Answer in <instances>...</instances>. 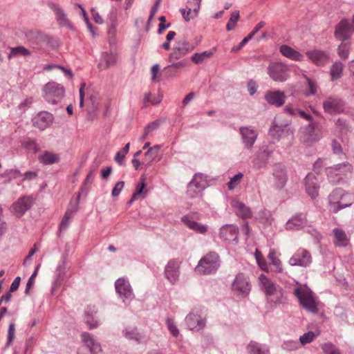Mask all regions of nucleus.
Wrapping results in <instances>:
<instances>
[{"label": "nucleus", "mask_w": 354, "mask_h": 354, "mask_svg": "<svg viewBox=\"0 0 354 354\" xmlns=\"http://www.w3.org/2000/svg\"><path fill=\"white\" fill-rule=\"evenodd\" d=\"M295 295L299 300L300 304L308 311L317 313V303L313 297L312 291L306 286H300L295 289Z\"/></svg>", "instance_id": "1"}, {"label": "nucleus", "mask_w": 354, "mask_h": 354, "mask_svg": "<svg viewBox=\"0 0 354 354\" xmlns=\"http://www.w3.org/2000/svg\"><path fill=\"white\" fill-rule=\"evenodd\" d=\"M219 266V257L217 253L210 252L202 258L195 268L201 274H210L216 271Z\"/></svg>", "instance_id": "2"}, {"label": "nucleus", "mask_w": 354, "mask_h": 354, "mask_svg": "<svg viewBox=\"0 0 354 354\" xmlns=\"http://www.w3.org/2000/svg\"><path fill=\"white\" fill-rule=\"evenodd\" d=\"M43 97L51 104H57L62 100L64 95V88L61 84L54 82L47 83L42 89Z\"/></svg>", "instance_id": "3"}, {"label": "nucleus", "mask_w": 354, "mask_h": 354, "mask_svg": "<svg viewBox=\"0 0 354 354\" xmlns=\"http://www.w3.org/2000/svg\"><path fill=\"white\" fill-rule=\"evenodd\" d=\"M207 186L206 176L202 174H197L187 186V195L192 198L201 197Z\"/></svg>", "instance_id": "4"}, {"label": "nucleus", "mask_w": 354, "mask_h": 354, "mask_svg": "<svg viewBox=\"0 0 354 354\" xmlns=\"http://www.w3.org/2000/svg\"><path fill=\"white\" fill-rule=\"evenodd\" d=\"M115 288L119 297L122 299L124 303L129 302L133 299L134 295L132 288L127 279L121 277L117 279L115 283Z\"/></svg>", "instance_id": "5"}, {"label": "nucleus", "mask_w": 354, "mask_h": 354, "mask_svg": "<svg viewBox=\"0 0 354 354\" xmlns=\"http://www.w3.org/2000/svg\"><path fill=\"white\" fill-rule=\"evenodd\" d=\"M324 111L329 114L342 113L344 111V102L337 96H329L323 102Z\"/></svg>", "instance_id": "6"}, {"label": "nucleus", "mask_w": 354, "mask_h": 354, "mask_svg": "<svg viewBox=\"0 0 354 354\" xmlns=\"http://www.w3.org/2000/svg\"><path fill=\"white\" fill-rule=\"evenodd\" d=\"M232 289L239 295H248L251 290L249 277L243 273L238 274L232 284Z\"/></svg>", "instance_id": "7"}, {"label": "nucleus", "mask_w": 354, "mask_h": 354, "mask_svg": "<svg viewBox=\"0 0 354 354\" xmlns=\"http://www.w3.org/2000/svg\"><path fill=\"white\" fill-rule=\"evenodd\" d=\"M33 205L32 196H23L19 198L10 207V212L16 217H21Z\"/></svg>", "instance_id": "8"}, {"label": "nucleus", "mask_w": 354, "mask_h": 354, "mask_svg": "<svg viewBox=\"0 0 354 354\" xmlns=\"http://www.w3.org/2000/svg\"><path fill=\"white\" fill-rule=\"evenodd\" d=\"M180 265L181 261L178 259H171L166 264L164 274L169 283L174 284L178 281Z\"/></svg>", "instance_id": "9"}, {"label": "nucleus", "mask_w": 354, "mask_h": 354, "mask_svg": "<svg viewBox=\"0 0 354 354\" xmlns=\"http://www.w3.org/2000/svg\"><path fill=\"white\" fill-rule=\"evenodd\" d=\"M288 69L281 63L272 64L268 67V74L275 82H283L288 77Z\"/></svg>", "instance_id": "10"}, {"label": "nucleus", "mask_w": 354, "mask_h": 354, "mask_svg": "<svg viewBox=\"0 0 354 354\" xmlns=\"http://www.w3.org/2000/svg\"><path fill=\"white\" fill-rule=\"evenodd\" d=\"M81 337L85 345L80 347L78 354H93V353L100 351V344L94 339L90 333L86 332L83 333Z\"/></svg>", "instance_id": "11"}, {"label": "nucleus", "mask_w": 354, "mask_h": 354, "mask_svg": "<svg viewBox=\"0 0 354 354\" xmlns=\"http://www.w3.org/2000/svg\"><path fill=\"white\" fill-rule=\"evenodd\" d=\"M194 47L187 40L185 39H180L176 43L171 53L169 55V61L171 62L177 60L192 51Z\"/></svg>", "instance_id": "12"}, {"label": "nucleus", "mask_w": 354, "mask_h": 354, "mask_svg": "<svg viewBox=\"0 0 354 354\" xmlns=\"http://www.w3.org/2000/svg\"><path fill=\"white\" fill-rule=\"evenodd\" d=\"M312 262V257L308 251L305 249H298L289 260V264L295 266L306 267Z\"/></svg>", "instance_id": "13"}, {"label": "nucleus", "mask_w": 354, "mask_h": 354, "mask_svg": "<svg viewBox=\"0 0 354 354\" xmlns=\"http://www.w3.org/2000/svg\"><path fill=\"white\" fill-rule=\"evenodd\" d=\"M270 135L279 140L283 136L293 135V131L288 127V123L281 124L279 118H275L269 132Z\"/></svg>", "instance_id": "14"}, {"label": "nucleus", "mask_w": 354, "mask_h": 354, "mask_svg": "<svg viewBox=\"0 0 354 354\" xmlns=\"http://www.w3.org/2000/svg\"><path fill=\"white\" fill-rule=\"evenodd\" d=\"M273 187L278 189H283L288 181V175L286 168L281 164L274 166L273 173Z\"/></svg>", "instance_id": "15"}, {"label": "nucleus", "mask_w": 354, "mask_h": 354, "mask_svg": "<svg viewBox=\"0 0 354 354\" xmlns=\"http://www.w3.org/2000/svg\"><path fill=\"white\" fill-rule=\"evenodd\" d=\"M322 136L321 130L318 128L317 123L311 122L306 129V133L302 140L306 145H310L318 141Z\"/></svg>", "instance_id": "16"}, {"label": "nucleus", "mask_w": 354, "mask_h": 354, "mask_svg": "<svg viewBox=\"0 0 354 354\" xmlns=\"http://www.w3.org/2000/svg\"><path fill=\"white\" fill-rule=\"evenodd\" d=\"M353 32V29L350 26L347 19H342L336 26L335 30V37L338 40L344 41L348 39Z\"/></svg>", "instance_id": "17"}, {"label": "nucleus", "mask_w": 354, "mask_h": 354, "mask_svg": "<svg viewBox=\"0 0 354 354\" xmlns=\"http://www.w3.org/2000/svg\"><path fill=\"white\" fill-rule=\"evenodd\" d=\"M304 184L307 194L313 198L319 194V184L317 178L313 174H308L304 178Z\"/></svg>", "instance_id": "18"}, {"label": "nucleus", "mask_w": 354, "mask_h": 354, "mask_svg": "<svg viewBox=\"0 0 354 354\" xmlns=\"http://www.w3.org/2000/svg\"><path fill=\"white\" fill-rule=\"evenodd\" d=\"M239 132L241 135L242 140L245 147L250 149L253 145L254 144L257 136L258 133L251 127H241L239 129Z\"/></svg>", "instance_id": "19"}, {"label": "nucleus", "mask_w": 354, "mask_h": 354, "mask_svg": "<svg viewBox=\"0 0 354 354\" xmlns=\"http://www.w3.org/2000/svg\"><path fill=\"white\" fill-rule=\"evenodd\" d=\"M259 286L266 295H274L277 290V285L267 276L261 274L258 277Z\"/></svg>", "instance_id": "20"}, {"label": "nucleus", "mask_w": 354, "mask_h": 354, "mask_svg": "<svg viewBox=\"0 0 354 354\" xmlns=\"http://www.w3.org/2000/svg\"><path fill=\"white\" fill-rule=\"evenodd\" d=\"M201 0H189L186 6V9L181 10L183 18L186 21H189L191 19L197 16L201 7Z\"/></svg>", "instance_id": "21"}, {"label": "nucleus", "mask_w": 354, "mask_h": 354, "mask_svg": "<svg viewBox=\"0 0 354 354\" xmlns=\"http://www.w3.org/2000/svg\"><path fill=\"white\" fill-rule=\"evenodd\" d=\"M48 6L54 12L56 20L59 26L71 27L69 19L67 18L64 11L59 4L53 2H49Z\"/></svg>", "instance_id": "22"}, {"label": "nucleus", "mask_w": 354, "mask_h": 354, "mask_svg": "<svg viewBox=\"0 0 354 354\" xmlns=\"http://www.w3.org/2000/svg\"><path fill=\"white\" fill-rule=\"evenodd\" d=\"M265 100L268 104L280 107L285 103L286 95L280 91H268L265 94Z\"/></svg>", "instance_id": "23"}, {"label": "nucleus", "mask_w": 354, "mask_h": 354, "mask_svg": "<svg viewBox=\"0 0 354 354\" xmlns=\"http://www.w3.org/2000/svg\"><path fill=\"white\" fill-rule=\"evenodd\" d=\"M53 121V115L46 111L40 112L34 118L33 124L40 130H44L48 127Z\"/></svg>", "instance_id": "24"}, {"label": "nucleus", "mask_w": 354, "mask_h": 354, "mask_svg": "<svg viewBox=\"0 0 354 354\" xmlns=\"http://www.w3.org/2000/svg\"><path fill=\"white\" fill-rule=\"evenodd\" d=\"M306 54L308 58L317 66H323L328 61V55L322 50H308Z\"/></svg>", "instance_id": "25"}, {"label": "nucleus", "mask_w": 354, "mask_h": 354, "mask_svg": "<svg viewBox=\"0 0 354 354\" xmlns=\"http://www.w3.org/2000/svg\"><path fill=\"white\" fill-rule=\"evenodd\" d=\"M345 192L342 189H336L328 196L329 208L333 213L339 211V203L345 195Z\"/></svg>", "instance_id": "26"}, {"label": "nucleus", "mask_w": 354, "mask_h": 354, "mask_svg": "<svg viewBox=\"0 0 354 354\" xmlns=\"http://www.w3.org/2000/svg\"><path fill=\"white\" fill-rule=\"evenodd\" d=\"M185 322L190 330H201L205 326V321L200 315L190 313L185 318Z\"/></svg>", "instance_id": "27"}, {"label": "nucleus", "mask_w": 354, "mask_h": 354, "mask_svg": "<svg viewBox=\"0 0 354 354\" xmlns=\"http://www.w3.org/2000/svg\"><path fill=\"white\" fill-rule=\"evenodd\" d=\"M220 236L225 241H236L238 236V228L233 225L223 226L220 230Z\"/></svg>", "instance_id": "28"}, {"label": "nucleus", "mask_w": 354, "mask_h": 354, "mask_svg": "<svg viewBox=\"0 0 354 354\" xmlns=\"http://www.w3.org/2000/svg\"><path fill=\"white\" fill-rule=\"evenodd\" d=\"M230 204L239 216L243 218H249L251 216L252 213L250 209L243 203L239 201L237 199H232Z\"/></svg>", "instance_id": "29"}, {"label": "nucleus", "mask_w": 354, "mask_h": 354, "mask_svg": "<svg viewBox=\"0 0 354 354\" xmlns=\"http://www.w3.org/2000/svg\"><path fill=\"white\" fill-rule=\"evenodd\" d=\"M279 50L283 56L292 60L301 62L304 59L301 53L288 45L281 46Z\"/></svg>", "instance_id": "30"}, {"label": "nucleus", "mask_w": 354, "mask_h": 354, "mask_svg": "<svg viewBox=\"0 0 354 354\" xmlns=\"http://www.w3.org/2000/svg\"><path fill=\"white\" fill-rule=\"evenodd\" d=\"M117 59V55L113 53H104L102 55L100 62L98 64V68L103 71L107 69L111 66L115 64Z\"/></svg>", "instance_id": "31"}, {"label": "nucleus", "mask_w": 354, "mask_h": 354, "mask_svg": "<svg viewBox=\"0 0 354 354\" xmlns=\"http://www.w3.org/2000/svg\"><path fill=\"white\" fill-rule=\"evenodd\" d=\"M334 235V244L337 247H346L349 243V239L345 232L341 228L333 230Z\"/></svg>", "instance_id": "32"}, {"label": "nucleus", "mask_w": 354, "mask_h": 354, "mask_svg": "<svg viewBox=\"0 0 354 354\" xmlns=\"http://www.w3.org/2000/svg\"><path fill=\"white\" fill-rule=\"evenodd\" d=\"M247 351L249 354H269L270 352L268 348L254 341L250 342Z\"/></svg>", "instance_id": "33"}, {"label": "nucleus", "mask_w": 354, "mask_h": 354, "mask_svg": "<svg viewBox=\"0 0 354 354\" xmlns=\"http://www.w3.org/2000/svg\"><path fill=\"white\" fill-rule=\"evenodd\" d=\"M270 156V153L264 150L262 153L256 155L252 160L253 167L259 169L264 167L267 163V159Z\"/></svg>", "instance_id": "34"}, {"label": "nucleus", "mask_w": 354, "mask_h": 354, "mask_svg": "<svg viewBox=\"0 0 354 354\" xmlns=\"http://www.w3.org/2000/svg\"><path fill=\"white\" fill-rule=\"evenodd\" d=\"M31 52L24 46H17L10 48V53L8 55V59H11L17 57H29Z\"/></svg>", "instance_id": "35"}, {"label": "nucleus", "mask_w": 354, "mask_h": 354, "mask_svg": "<svg viewBox=\"0 0 354 354\" xmlns=\"http://www.w3.org/2000/svg\"><path fill=\"white\" fill-rule=\"evenodd\" d=\"M182 221L183 223L187 226L191 230H193L197 232L203 234L207 232V227L201 224L198 223L194 221L190 220L187 216H184L182 218Z\"/></svg>", "instance_id": "36"}, {"label": "nucleus", "mask_w": 354, "mask_h": 354, "mask_svg": "<svg viewBox=\"0 0 354 354\" xmlns=\"http://www.w3.org/2000/svg\"><path fill=\"white\" fill-rule=\"evenodd\" d=\"M306 223L305 216L300 214L292 217L286 223V228L290 230H298Z\"/></svg>", "instance_id": "37"}, {"label": "nucleus", "mask_w": 354, "mask_h": 354, "mask_svg": "<svg viewBox=\"0 0 354 354\" xmlns=\"http://www.w3.org/2000/svg\"><path fill=\"white\" fill-rule=\"evenodd\" d=\"M214 52L215 49L209 51H203L201 53H196L192 56L191 59L194 63L200 64L205 62L209 58L212 57Z\"/></svg>", "instance_id": "38"}, {"label": "nucleus", "mask_w": 354, "mask_h": 354, "mask_svg": "<svg viewBox=\"0 0 354 354\" xmlns=\"http://www.w3.org/2000/svg\"><path fill=\"white\" fill-rule=\"evenodd\" d=\"M59 160V156L50 151H45L39 156V160L46 165L57 162Z\"/></svg>", "instance_id": "39"}, {"label": "nucleus", "mask_w": 354, "mask_h": 354, "mask_svg": "<svg viewBox=\"0 0 354 354\" xmlns=\"http://www.w3.org/2000/svg\"><path fill=\"white\" fill-rule=\"evenodd\" d=\"M160 149V145H154L152 147H150L148 151L145 153V161L143 163H147V165L150 164L155 158L157 157L158 151Z\"/></svg>", "instance_id": "40"}, {"label": "nucleus", "mask_w": 354, "mask_h": 354, "mask_svg": "<svg viewBox=\"0 0 354 354\" xmlns=\"http://www.w3.org/2000/svg\"><path fill=\"white\" fill-rule=\"evenodd\" d=\"M162 100V94L158 93L157 95H153L151 93H148L145 95L143 103L145 106H147L149 103L151 104L152 105H156L160 103Z\"/></svg>", "instance_id": "41"}, {"label": "nucleus", "mask_w": 354, "mask_h": 354, "mask_svg": "<svg viewBox=\"0 0 354 354\" xmlns=\"http://www.w3.org/2000/svg\"><path fill=\"white\" fill-rule=\"evenodd\" d=\"M240 18V14L239 10H234L232 12L230 19L226 25V30L227 31H232L235 29L236 23Z\"/></svg>", "instance_id": "42"}, {"label": "nucleus", "mask_w": 354, "mask_h": 354, "mask_svg": "<svg viewBox=\"0 0 354 354\" xmlns=\"http://www.w3.org/2000/svg\"><path fill=\"white\" fill-rule=\"evenodd\" d=\"M343 64L339 62H335L330 68V75L332 80L339 79L342 74Z\"/></svg>", "instance_id": "43"}, {"label": "nucleus", "mask_w": 354, "mask_h": 354, "mask_svg": "<svg viewBox=\"0 0 354 354\" xmlns=\"http://www.w3.org/2000/svg\"><path fill=\"white\" fill-rule=\"evenodd\" d=\"M350 170L351 165H339L333 167H329L327 169V175L329 178H331L333 175H338L342 172V170Z\"/></svg>", "instance_id": "44"}, {"label": "nucleus", "mask_w": 354, "mask_h": 354, "mask_svg": "<svg viewBox=\"0 0 354 354\" xmlns=\"http://www.w3.org/2000/svg\"><path fill=\"white\" fill-rule=\"evenodd\" d=\"M160 125V122L158 121H154L151 123H149L144 129L143 134L140 138V140L141 142L146 140L148 137V136L153 132V131L156 130Z\"/></svg>", "instance_id": "45"}, {"label": "nucleus", "mask_w": 354, "mask_h": 354, "mask_svg": "<svg viewBox=\"0 0 354 354\" xmlns=\"http://www.w3.org/2000/svg\"><path fill=\"white\" fill-rule=\"evenodd\" d=\"M268 259L270 261V263L275 267L276 271L279 272L282 271L281 262L279 259L277 258L274 250L272 249L270 250Z\"/></svg>", "instance_id": "46"}, {"label": "nucleus", "mask_w": 354, "mask_h": 354, "mask_svg": "<svg viewBox=\"0 0 354 354\" xmlns=\"http://www.w3.org/2000/svg\"><path fill=\"white\" fill-rule=\"evenodd\" d=\"M336 131L340 134L346 133L349 131V127L346 120L338 118L335 122Z\"/></svg>", "instance_id": "47"}, {"label": "nucleus", "mask_w": 354, "mask_h": 354, "mask_svg": "<svg viewBox=\"0 0 354 354\" xmlns=\"http://www.w3.org/2000/svg\"><path fill=\"white\" fill-rule=\"evenodd\" d=\"M318 335H319L318 333H315L312 331L306 333L300 336V337H299L300 344L302 346L309 344V343L312 342L318 336Z\"/></svg>", "instance_id": "48"}, {"label": "nucleus", "mask_w": 354, "mask_h": 354, "mask_svg": "<svg viewBox=\"0 0 354 354\" xmlns=\"http://www.w3.org/2000/svg\"><path fill=\"white\" fill-rule=\"evenodd\" d=\"M73 212H71L70 210H67L66 212L64 217L62 219L60 225H59L60 231H64V230H66V228L68 227V226L69 225V221H70L71 218L73 217Z\"/></svg>", "instance_id": "49"}, {"label": "nucleus", "mask_w": 354, "mask_h": 354, "mask_svg": "<svg viewBox=\"0 0 354 354\" xmlns=\"http://www.w3.org/2000/svg\"><path fill=\"white\" fill-rule=\"evenodd\" d=\"M145 179L144 178H141L140 179V182L138 184L136 188V190H135V192L133 193V196H132V198L130 201V203L137 200L138 198V197L143 194V190L145 187Z\"/></svg>", "instance_id": "50"}, {"label": "nucleus", "mask_w": 354, "mask_h": 354, "mask_svg": "<svg viewBox=\"0 0 354 354\" xmlns=\"http://www.w3.org/2000/svg\"><path fill=\"white\" fill-rule=\"evenodd\" d=\"M322 349L325 354H341L339 350L331 343H325L322 346Z\"/></svg>", "instance_id": "51"}, {"label": "nucleus", "mask_w": 354, "mask_h": 354, "mask_svg": "<svg viewBox=\"0 0 354 354\" xmlns=\"http://www.w3.org/2000/svg\"><path fill=\"white\" fill-rule=\"evenodd\" d=\"M243 177V174L242 173H238L234 177H232L230 180L227 183L228 188L230 190L234 189L237 187V185L241 183L242 178Z\"/></svg>", "instance_id": "52"}, {"label": "nucleus", "mask_w": 354, "mask_h": 354, "mask_svg": "<svg viewBox=\"0 0 354 354\" xmlns=\"http://www.w3.org/2000/svg\"><path fill=\"white\" fill-rule=\"evenodd\" d=\"M338 55L342 59H347L349 53V46L346 43H342L337 48Z\"/></svg>", "instance_id": "53"}, {"label": "nucleus", "mask_w": 354, "mask_h": 354, "mask_svg": "<svg viewBox=\"0 0 354 354\" xmlns=\"http://www.w3.org/2000/svg\"><path fill=\"white\" fill-rule=\"evenodd\" d=\"M255 258L257 260V263H258L259 266L264 271H268V268L267 266V263L266 262V260L264 259L261 252L259 250H256L255 252Z\"/></svg>", "instance_id": "54"}, {"label": "nucleus", "mask_w": 354, "mask_h": 354, "mask_svg": "<svg viewBox=\"0 0 354 354\" xmlns=\"http://www.w3.org/2000/svg\"><path fill=\"white\" fill-rule=\"evenodd\" d=\"M130 144L127 143L123 149H122L120 151H119L115 157V160L116 162H118L120 165L122 164V160L125 157L126 154L129 152V150Z\"/></svg>", "instance_id": "55"}, {"label": "nucleus", "mask_w": 354, "mask_h": 354, "mask_svg": "<svg viewBox=\"0 0 354 354\" xmlns=\"http://www.w3.org/2000/svg\"><path fill=\"white\" fill-rule=\"evenodd\" d=\"M15 323H10L8 330V337H7V346H10L15 339Z\"/></svg>", "instance_id": "56"}, {"label": "nucleus", "mask_w": 354, "mask_h": 354, "mask_svg": "<svg viewBox=\"0 0 354 354\" xmlns=\"http://www.w3.org/2000/svg\"><path fill=\"white\" fill-rule=\"evenodd\" d=\"M39 266H40V264H38L37 266L36 267L35 271L33 272V273L32 274V275L29 278V279H28V281L27 282V284H26V290H25V293L26 294L28 293L30 289L32 288V285L34 284L35 279V277H36V276L37 274Z\"/></svg>", "instance_id": "57"}, {"label": "nucleus", "mask_w": 354, "mask_h": 354, "mask_svg": "<svg viewBox=\"0 0 354 354\" xmlns=\"http://www.w3.org/2000/svg\"><path fill=\"white\" fill-rule=\"evenodd\" d=\"M352 204L351 196L348 194L346 193L343 196L342 200L339 201L338 205L339 210L350 206Z\"/></svg>", "instance_id": "58"}, {"label": "nucleus", "mask_w": 354, "mask_h": 354, "mask_svg": "<svg viewBox=\"0 0 354 354\" xmlns=\"http://www.w3.org/2000/svg\"><path fill=\"white\" fill-rule=\"evenodd\" d=\"M166 324L168 330L170 331L172 335L174 337H177L179 334V331L176 326L175 325L174 321L171 319H167L166 321Z\"/></svg>", "instance_id": "59"}, {"label": "nucleus", "mask_w": 354, "mask_h": 354, "mask_svg": "<svg viewBox=\"0 0 354 354\" xmlns=\"http://www.w3.org/2000/svg\"><path fill=\"white\" fill-rule=\"evenodd\" d=\"M84 319L89 329H93L97 327L98 322L95 320L93 317L88 313L86 314Z\"/></svg>", "instance_id": "60"}, {"label": "nucleus", "mask_w": 354, "mask_h": 354, "mask_svg": "<svg viewBox=\"0 0 354 354\" xmlns=\"http://www.w3.org/2000/svg\"><path fill=\"white\" fill-rule=\"evenodd\" d=\"M124 335L126 338L129 339H135L136 342L140 341V336L135 330H125L124 331Z\"/></svg>", "instance_id": "61"}, {"label": "nucleus", "mask_w": 354, "mask_h": 354, "mask_svg": "<svg viewBox=\"0 0 354 354\" xmlns=\"http://www.w3.org/2000/svg\"><path fill=\"white\" fill-rule=\"evenodd\" d=\"M22 145L24 147L28 149L30 151H32L34 152H36L37 151V145H36L35 142L32 140H30V139L25 140L23 142Z\"/></svg>", "instance_id": "62"}, {"label": "nucleus", "mask_w": 354, "mask_h": 354, "mask_svg": "<svg viewBox=\"0 0 354 354\" xmlns=\"http://www.w3.org/2000/svg\"><path fill=\"white\" fill-rule=\"evenodd\" d=\"M89 100L92 104L91 111L93 112L97 111V109L98 108L99 102H100L99 95L95 93L91 94L89 96Z\"/></svg>", "instance_id": "63"}, {"label": "nucleus", "mask_w": 354, "mask_h": 354, "mask_svg": "<svg viewBox=\"0 0 354 354\" xmlns=\"http://www.w3.org/2000/svg\"><path fill=\"white\" fill-rule=\"evenodd\" d=\"M305 78L308 82L309 91L306 93V95H315L317 93V86L315 82L310 80L307 76H305Z\"/></svg>", "instance_id": "64"}]
</instances>
